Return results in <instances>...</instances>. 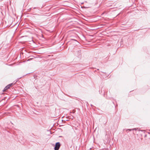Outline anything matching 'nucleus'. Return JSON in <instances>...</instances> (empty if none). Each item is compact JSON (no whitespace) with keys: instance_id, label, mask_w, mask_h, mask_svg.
Segmentation results:
<instances>
[{"instance_id":"obj_3","label":"nucleus","mask_w":150,"mask_h":150,"mask_svg":"<svg viewBox=\"0 0 150 150\" xmlns=\"http://www.w3.org/2000/svg\"><path fill=\"white\" fill-rule=\"evenodd\" d=\"M104 142H105V141H104ZM110 141H107V142H106V141H105V142L106 143H108V142H109V143H110ZM104 143L105 144V142H104Z\"/></svg>"},{"instance_id":"obj_1","label":"nucleus","mask_w":150,"mask_h":150,"mask_svg":"<svg viewBox=\"0 0 150 150\" xmlns=\"http://www.w3.org/2000/svg\"><path fill=\"white\" fill-rule=\"evenodd\" d=\"M53 145L54 150H59L61 146V144L59 142H56L55 145Z\"/></svg>"},{"instance_id":"obj_2","label":"nucleus","mask_w":150,"mask_h":150,"mask_svg":"<svg viewBox=\"0 0 150 150\" xmlns=\"http://www.w3.org/2000/svg\"><path fill=\"white\" fill-rule=\"evenodd\" d=\"M13 84L11 83L7 86L3 90V91H6L8 89H9L11 86H12Z\"/></svg>"}]
</instances>
